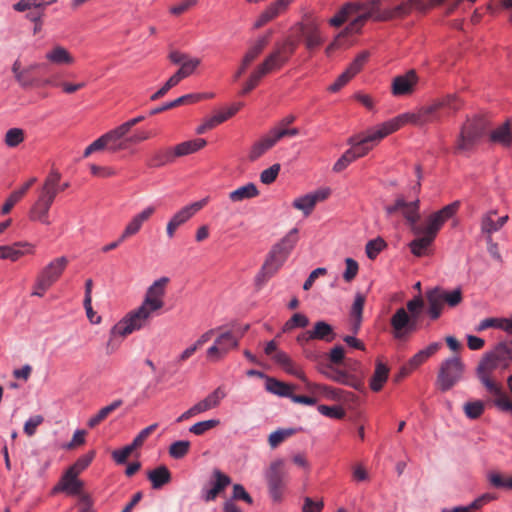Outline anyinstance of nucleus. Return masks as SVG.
I'll return each instance as SVG.
<instances>
[{
	"mask_svg": "<svg viewBox=\"0 0 512 512\" xmlns=\"http://www.w3.org/2000/svg\"><path fill=\"white\" fill-rule=\"evenodd\" d=\"M207 144L205 139L197 138L182 142L174 147L176 157L186 156L202 149Z\"/></svg>",
	"mask_w": 512,
	"mask_h": 512,
	"instance_id": "39",
	"label": "nucleus"
},
{
	"mask_svg": "<svg viewBox=\"0 0 512 512\" xmlns=\"http://www.w3.org/2000/svg\"><path fill=\"white\" fill-rule=\"evenodd\" d=\"M19 85L23 88L40 87L50 85L52 82L49 79L39 80L32 76L29 69L23 68V71L19 73V76L15 78Z\"/></svg>",
	"mask_w": 512,
	"mask_h": 512,
	"instance_id": "43",
	"label": "nucleus"
},
{
	"mask_svg": "<svg viewBox=\"0 0 512 512\" xmlns=\"http://www.w3.org/2000/svg\"><path fill=\"white\" fill-rule=\"evenodd\" d=\"M271 32L260 36L248 49L243 59L245 64H251L264 50L269 42Z\"/></svg>",
	"mask_w": 512,
	"mask_h": 512,
	"instance_id": "40",
	"label": "nucleus"
},
{
	"mask_svg": "<svg viewBox=\"0 0 512 512\" xmlns=\"http://www.w3.org/2000/svg\"><path fill=\"white\" fill-rule=\"evenodd\" d=\"M297 241L298 229L293 228L271 248L258 277L264 279L272 277L285 263Z\"/></svg>",
	"mask_w": 512,
	"mask_h": 512,
	"instance_id": "4",
	"label": "nucleus"
},
{
	"mask_svg": "<svg viewBox=\"0 0 512 512\" xmlns=\"http://www.w3.org/2000/svg\"><path fill=\"white\" fill-rule=\"evenodd\" d=\"M387 244L382 237H377L367 242L365 252L369 259L374 260L380 252L386 248Z\"/></svg>",
	"mask_w": 512,
	"mask_h": 512,
	"instance_id": "52",
	"label": "nucleus"
},
{
	"mask_svg": "<svg viewBox=\"0 0 512 512\" xmlns=\"http://www.w3.org/2000/svg\"><path fill=\"white\" fill-rule=\"evenodd\" d=\"M25 139L24 130L21 128H11L7 130L4 143L9 148H15L20 145Z\"/></svg>",
	"mask_w": 512,
	"mask_h": 512,
	"instance_id": "54",
	"label": "nucleus"
},
{
	"mask_svg": "<svg viewBox=\"0 0 512 512\" xmlns=\"http://www.w3.org/2000/svg\"><path fill=\"white\" fill-rule=\"evenodd\" d=\"M168 282L169 278L167 277H161L154 281L153 284L147 289L142 304L154 312L161 309L164 305L162 298L165 294V287Z\"/></svg>",
	"mask_w": 512,
	"mask_h": 512,
	"instance_id": "18",
	"label": "nucleus"
},
{
	"mask_svg": "<svg viewBox=\"0 0 512 512\" xmlns=\"http://www.w3.org/2000/svg\"><path fill=\"white\" fill-rule=\"evenodd\" d=\"M463 410L467 418L475 420L484 413L485 403L482 400L468 401L463 405Z\"/></svg>",
	"mask_w": 512,
	"mask_h": 512,
	"instance_id": "49",
	"label": "nucleus"
},
{
	"mask_svg": "<svg viewBox=\"0 0 512 512\" xmlns=\"http://www.w3.org/2000/svg\"><path fill=\"white\" fill-rule=\"evenodd\" d=\"M461 106L462 102L458 97L450 94L436 99L432 103L422 106L415 111L400 114L388 122L393 126V132L408 123L416 126H424L430 123L440 122L443 117L458 111Z\"/></svg>",
	"mask_w": 512,
	"mask_h": 512,
	"instance_id": "1",
	"label": "nucleus"
},
{
	"mask_svg": "<svg viewBox=\"0 0 512 512\" xmlns=\"http://www.w3.org/2000/svg\"><path fill=\"white\" fill-rule=\"evenodd\" d=\"M497 214L496 210H490L486 214H484L481 218V232L486 235V237H492L491 235L494 232L499 231L496 221L493 217Z\"/></svg>",
	"mask_w": 512,
	"mask_h": 512,
	"instance_id": "50",
	"label": "nucleus"
},
{
	"mask_svg": "<svg viewBox=\"0 0 512 512\" xmlns=\"http://www.w3.org/2000/svg\"><path fill=\"white\" fill-rule=\"evenodd\" d=\"M280 168V164L276 163L270 166L269 168L263 170L260 174L261 182L266 185L273 183L280 172Z\"/></svg>",
	"mask_w": 512,
	"mask_h": 512,
	"instance_id": "64",
	"label": "nucleus"
},
{
	"mask_svg": "<svg viewBox=\"0 0 512 512\" xmlns=\"http://www.w3.org/2000/svg\"><path fill=\"white\" fill-rule=\"evenodd\" d=\"M511 360L512 348L506 343H499L492 351L483 356L477 366L476 374L488 392L499 393V385L490 379V375L498 368H507Z\"/></svg>",
	"mask_w": 512,
	"mask_h": 512,
	"instance_id": "3",
	"label": "nucleus"
},
{
	"mask_svg": "<svg viewBox=\"0 0 512 512\" xmlns=\"http://www.w3.org/2000/svg\"><path fill=\"white\" fill-rule=\"evenodd\" d=\"M368 14H363L358 16L355 20H353L345 29L344 32L340 33L332 43H330L326 48V54L330 55L335 49L339 48V39L347 34L358 32L363 23L368 19Z\"/></svg>",
	"mask_w": 512,
	"mask_h": 512,
	"instance_id": "33",
	"label": "nucleus"
},
{
	"mask_svg": "<svg viewBox=\"0 0 512 512\" xmlns=\"http://www.w3.org/2000/svg\"><path fill=\"white\" fill-rule=\"evenodd\" d=\"M190 442L186 440H179L172 443L169 447V454L175 459L183 458L189 451Z\"/></svg>",
	"mask_w": 512,
	"mask_h": 512,
	"instance_id": "58",
	"label": "nucleus"
},
{
	"mask_svg": "<svg viewBox=\"0 0 512 512\" xmlns=\"http://www.w3.org/2000/svg\"><path fill=\"white\" fill-rule=\"evenodd\" d=\"M240 107H241V103L233 104L227 110L218 112L217 114L207 118V121H208L207 126H211L212 128H214L215 126L223 123L224 121H226L227 119L232 117L234 114H236L237 111L240 109Z\"/></svg>",
	"mask_w": 512,
	"mask_h": 512,
	"instance_id": "48",
	"label": "nucleus"
},
{
	"mask_svg": "<svg viewBox=\"0 0 512 512\" xmlns=\"http://www.w3.org/2000/svg\"><path fill=\"white\" fill-rule=\"evenodd\" d=\"M286 477L287 471L284 461L277 459L271 462L265 473V478L268 484L269 494L274 502H279L282 499Z\"/></svg>",
	"mask_w": 512,
	"mask_h": 512,
	"instance_id": "13",
	"label": "nucleus"
},
{
	"mask_svg": "<svg viewBox=\"0 0 512 512\" xmlns=\"http://www.w3.org/2000/svg\"><path fill=\"white\" fill-rule=\"evenodd\" d=\"M60 179L61 174L56 170H52L37 188L36 198L28 212L31 221L46 226L51 225L50 210L59 193Z\"/></svg>",
	"mask_w": 512,
	"mask_h": 512,
	"instance_id": "2",
	"label": "nucleus"
},
{
	"mask_svg": "<svg viewBox=\"0 0 512 512\" xmlns=\"http://www.w3.org/2000/svg\"><path fill=\"white\" fill-rule=\"evenodd\" d=\"M34 253V245L29 242H15L12 245L0 246V259L17 261L26 254Z\"/></svg>",
	"mask_w": 512,
	"mask_h": 512,
	"instance_id": "21",
	"label": "nucleus"
},
{
	"mask_svg": "<svg viewBox=\"0 0 512 512\" xmlns=\"http://www.w3.org/2000/svg\"><path fill=\"white\" fill-rule=\"evenodd\" d=\"M461 202L459 200H456L446 206H444L442 209L434 212L440 220L445 223L448 219L452 218L457 211L460 208Z\"/></svg>",
	"mask_w": 512,
	"mask_h": 512,
	"instance_id": "59",
	"label": "nucleus"
},
{
	"mask_svg": "<svg viewBox=\"0 0 512 512\" xmlns=\"http://www.w3.org/2000/svg\"><path fill=\"white\" fill-rule=\"evenodd\" d=\"M78 474L67 469L58 485L54 487V492L66 491L71 495H78L82 489V482L78 480Z\"/></svg>",
	"mask_w": 512,
	"mask_h": 512,
	"instance_id": "25",
	"label": "nucleus"
},
{
	"mask_svg": "<svg viewBox=\"0 0 512 512\" xmlns=\"http://www.w3.org/2000/svg\"><path fill=\"white\" fill-rule=\"evenodd\" d=\"M331 190L329 188H320L314 192L303 195L299 198H296L293 201V207L301 210L305 215H309L315 205L328 198Z\"/></svg>",
	"mask_w": 512,
	"mask_h": 512,
	"instance_id": "19",
	"label": "nucleus"
},
{
	"mask_svg": "<svg viewBox=\"0 0 512 512\" xmlns=\"http://www.w3.org/2000/svg\"><path fill=\"white\" fill-rule=\"evenodd\" d=\"M153 313L154 311L150 310L144 304H141L137 309L129 312L111 328V337L127 336L134 331L142 329L147 325Z\"/></svg>",
	"mask_w": 512,
	"mask_h": 512,
	"instance_id": "7",
	"label": "nucleus"
},
{
	"mask_svg": "<svg viewBox=\"0 0 512 512\" xmlns=\"http://www.w3.org/2000/svg\"><path fill=\"white\" fill-rule=\"evenodd\" d=\"M155 207L148 206L141 212L135 214L125 226L122 232V239H128L136 235L142 228L143 224L154 214Z\"/></svg>",
	"mask_w": 512,
	"mask_h": 512,
	"instance_id": "22",
	"label": "nucleus"
},
{
	"mask_svg": "<svg viewBox=\"0 0 512 512\" xmlns=\"http://www.w3.org/2000/svg\"><path fill=\"white\" fill-rule=\"evenodd\" d=\"M465 365L458 356L444 360L437 375V385L443 392L450 390L463 378Z\"/></svg>",
	"mask_w": 512,
	"mask_h": 512,
	"instance_id": "10",
	"label": "nucleus"
},
{
	"mask_svg": "<svg viewBox=\"0 0 512 512\" xmlns=\"http://www.w3.org/2000/svg\"><path fill=\"white\" fill-rule=\"evenodd\" d=\"M258 195V188L254 183L250 182L230 192L229 199L232 202H242L244 200L255 198Z\"/></svg>",
	"mask_w": 512,
	"mask_h": 512,
	"instance_id": "37",
	"label": "nucleus"
},
{
	"mask_svg": "<svg viewBox=\"0 0 512 512\" xmlns=\"http://www.w3.org/2000/svg\"><path fill=\"white\" fill-rule=\"evenodd\" d=\"M309 324V319L302 313H295L292 317L284 324L283 332H290L296 328H305Z\"/></svg>",
	"mask_w": 512,
	"mask_h": 512,
	"instance_id": "55",
	"label": "nucleus"
},
{
	"mask_svg": "<svg viewBox=\"0 0 512 512\" xmlns=\"http://www.w3.org/2000/svg\"><path fill=\"white\" fill-rule=\"evenodd\" d=\"M45 58L56 65H70L74 63L73 56L63 46L57 45L48 51Z\"/></svg>",
	"mask_w": 512,
	"mask_h": 512,
	"instance_id": "30",
	"label": "nucleus"
},
{
	"mask_svg": "<svg viewBox=\"0 0 512 512\" xmlns=\"http://www.w3.org/2000/svg\"><path fill=\"white\" fill-rule=\"evenodd\" d=\"M204 97H212V94H209V95L200 94V93L186 94V95H183L173 101L167 102L161 106L153 108L152 110H150L149 114L156 115L158 113L164 112L166 110L172 109V108L177 107L182 104L195 103V102H198L199 100L203 99Z\"/></svg>",
	"mask_w": 512,
	"mask_h": 512,
	"instance_id": "26",
	"label": "nucleus"
},
{
	"mask_svg": "<svg viewBox=\"0 0 512 512\" xmlns=\"http://www.w3.org/2000/svg\"><path fill=\"white\" fill-rule=\"evenodd\" d=\"M393 133V126L389 122H384L378 127L370 130L366 136H352L348 140L351 145V150L356 159L366 155L373 147L374 143L379 142L387 135Z\"/></svg>",
	"mask_w": 512,
	"mask_h": 512,
	"instance_id": "9",
	"label": "nucleus"
},
{
	"mask_svg": "<svg viewBox=\"0 0 512 512\" xmlns=\"http://www.w3.org/2000/svg\"><path fill=\"white\" fill-rule=\"evenodd\" d=\"M389 368L386 364L381 361L376 362L375 371L370 380V388L374 392H378L382 389L384 383L388 379Z\"/></svg>",
	"mask_w": 512,
	"mask_h": 512,
	"instance_id": "36",
	"label": "nucleus"
},
{
	"mask_svg": "<svg viewBox=\"0 0 512 512\" xmlns=\"http://www.w3.org/2000/svg\"><path fill=\"white\" fill-rule=\"evenodd\" d=\"M425 296L428 302L427 313L432 320L441 316L445 305L449 308H455L463 301V293L460 287L453 290L434 287L426 291Z\"/></svg>",
	"mask_w": 512,
	"mask_h": 512,
	"instance_id": "6",
	"label": "nucleus"
},
{
	"mask_svg": "<svg viewBox=\"0 0 512 512\" xmlns=\"http://www.w3.org/2000/svg\"><path fill=\"white\" fill-rule=\"evenodd\" d=\"M488 126V121L482 116L467 118L457 136L455 151L459 153L472 151L485 135Z\"/></svg>",
	"mask_w": 512,
	"mask_h": 512,
	"instance_id": "5",
	"label": "nucleus"
},
{
	"mask_svg": "<svg viewBox=\"0 0 512 512\" xmlns=\"http://www.w3.org/2000/svg\"><path fill=\"white\" fill-rule=\"evenodd\" d=\"M392 335L396 340L405 341L417 330V321L404 308H399L390 320Z\"/></svg>",
	"mask_w": 512,
	"mask_h": 512,
	"instance_id": "15",
	"label": "nucleus"
},
{
	"mask_svg": "<svg viewBox=\"0 0 512 512\" xmlns=\"http://www.w3.org/2000/svg\"><path fill=\"white\" fill-rule=\"evenodd\" d=\"M225 396V391L221 387H218L213 392L208 394L203 400L194 404L195 410H197L198 414H201L208 410L214 409L219 406L221 400Z\"/></svg>",
	"mask_w": 512,
	"mask_h": 512,
	"instance_id": "27",
	"label": "nucleus"
},
{
	"mask_svg": "<svg viewBox=\"0 0 512 512\" xmlns=\"http://www.w3.org/2000/svg\"><path fill=\"white\" fill-rule=\"evenodd\" d=\"M128 133L121 125L105 133L108 151L114 153L127 149L129 147Z\"/></svg>",
	"mask_w": 512,
	"mask_h": 512,
	"instance_id": "20",
	"label": "nucleus"
},
{
	"mask_svg": "<svg viewBox=\"0 0 512 512\" xmlns=\"http://www.w3.org/2000/svg\"><path fill=\"white\" fill-rule=\"evenodd\" d=\"M328 377L335 382L350 386L355 389H359L361 386V383L357 378L340 369H333Z\"/></svg>",
	"mask_w": 512,
	"mask_h": 512,
	"instance_id": "44",
	"label": "nucleus"
},
{
	"mask_svg": "<svg viewBox=\"0 0 512 512\" xmlns=\"http://www.w3.org/2000/svg\"><path fill=\"white\" fill-rule=\"evenodd\" d=\"M297 27L304 37L307 49L312 50L322 44L323 39L321 37L319 27L316 23L313 21L307 23H299L297 24Z\"/></svg>",
	"mask_w": 512,
	"mask_h": 512,
	"instance_id": "23",
	"label": "nucleus"
},
{
	"mask_svg": "<svg viewBox=\"0 0 512 512\" xmlns=\"http://www.w3.org/2000/svg\"><path fill=\"white\" fill-rule=\"evenodd\" d=\"M208 202V197L203 198L199 201L191 203L189 205L184 206L179 211H177L172 217L171 221L175 223L178 227L186 223L189 219H191L198 211H200Z\"/></svg>",
	"mask_w": 512,
	"mask_h": 512,
	"instance_id": "24",
	"label": "nucleus"
},
{
	"mask_svg": "<svg viewBox=\"0 0 512 512\" xmlns=\"http://www.w3.org/2000/svg\"><path fill=\"white\" fill-rule=\"evenodd\" d=\"M220 424V421L218 419H209L205 421H200L195 424H193L189 428V432L193 433L194 435L200 436L205 434L208 430L215 428Z\"/></svg>",
	"mask_w": 512,
	"mask_h": 512,
	"instance_id": "57",
	"label": "nucleus"
},
{
	"mask_svg": "<svg viewBox=\"0 0 512 512\" xmlns=\"http://www.w3.org/2000/svg\"><path fill=\"white\" fill-rule=\"evenodd\" d=\"M94 456H95V452L91 451V452L81 456L80 458H78L77 461L72 466H70L68 469L79 475L83 470H85L90 465Z\"/></svg>",
	"mask_w": 512,
	"mask_h": 512,
	"instance_id": "62",
	"label": "nucleus"
},
{
	"mask_svg": "<svg viewBox=\"0 0 512 512\" xmlns=\"http://www.w3.org/2000/svg\"><path fill=\"white\" fill-rule=\"evenodd\" d=\"M300 429L297 428H285V429H277L269 435L268 442L271 448H276L280 443H282L288 437L297 433Z\"/></svg>",
	"mask_w": 512,
	"mask_h": 512,
	"instance_id": "51",
	"label": "nucleus"
},
{
	"mask_svg": "<svg viewBox=\"0 0 512 512\" xmlns=\"http://www.w3.org/2000/svg\"><path fill=\"white\" fill-rule=\"evenodd\" d=\"M369 57L367 51H363L356 56L352 63L345 70L351 77H354L363 67Z\"/></svg>",
	"mask_w": 512,
	"mask_h": 512,
	"instance_id": "60",
	"label": "nucleus"
},
{
	"mask_svg": "<svg viewBox=\"0 0 512 512\" xmlns=\"http://www.w3.org/2000/svg\"><path fill=\"white\" fill-rule=\"evenodd\" d=\"M314 340L332 342L336 338L333 327L325 321H317L311 329Z\"/></svg>",
	"mask_w": 512,
	"mask_h": 512,
	"instance_id": "32",
	"label": "nucleus"
},
{
	"mask_svg": "<svg viewBox=\"0 0 512 512\" xmlns=\"http://www.w3.org/2000/svg\"><path fill=\"white\" fill-rule=\"evenodd\" d=\"M444 223L438 218L435 213L430 214L425 222L424 226H421L417 223V228L419 232L413 233L414 235H426L427 237H431V239H435L438 231L441 229Z\"/></svg>",
	"mask_w": 512,
	"mask_h": 512,
	"instance_id": "34",
	"label": "nucleus"
},
{
	"mask_svg": "<svg viewBox=\"0 0 512 512\" xmlns=\"http://www.w3.org/2000/svg\"><path fill=\"white\" fill-rule=\"evenodd\" d=\"M359 5L353 3L345 4L330 20L329 24L334 27L341 26L350 14L359 10Z\"/></svg>",
	"mask_w": 512,
	"mask_h": 512,
	"instance_id": "45",
	"label": "nucleus"
},
{
	"mask_svg": "<svg viewBox=\"0 0 512 512\" xmlns=\"http://www.w3.org/2000/svg\"><path fill=\"white\" fill-rule=\"evenodd\" d=\"M238 345L239 338L236 337L231 331L222 332L217 336L214 344L207 349V359L211 362H219L232 349L237 348Z\"/></svg>",
	"mask_w": 512,
	"mask_h": 512,
	"instance_id": "14",
	"label": "nucleus"
},
{
	"mask_svg": "<svg viewBox=\"0 0 512 512\" xmlns=\"http://www.w3.org/2000/svg\"><path fill=\"white\" fill-rule=\"evenodd\" d=\"M265 387L268 392L280 397L287 398H290L292 391L296 389L295 385L284 383L272 377H266Z\"/></svg>",
	"mask_w": 512,
	"mask_h": 512,
	"instance_id": "31",
	"label": "nucleus"
},
{
	"mask_svg": "<svg viewBox=\"0 0 512 512\" xmlns=\"http://www.w3.org/2000/svg\"><path fill=\"white\" fill-rule=\"evenodd\" d=\"M274 146L273 141L270 139L269 135H265L260 140L256 141L248 154V158L251 162L256 161L263 154H265L269 149Z\"/></svg>",
	"mask_w": 512,
	"mask_h": 512,
	"instance_id": "41",
	"label": "nucleus"
},
{
	"mask_svg": "<svg viewBox=\"0 0 512 512\" xmlns=\"http://www.w3.org/2000/svg\"><path fill=\"white\" fill-rule=\"evenodd\" d=\"M180 81L181 79L176 75V73H174L159 90H157L153 95H151L150 99L152 101H156L162 98L171 88L175 87Z\"/></svg>",
	"mask_w": 512,
	"mask_h": 512,
	"instance_id": "61",
	"label": "nucleus"
},
{
	"mask_svg": "<svg viewBox=\"0 0 512 512\" xmlns=\"http://www.w3.org/2000/svg\"><path fill=\"white\" fill-rule=\"evenodd\" d=\"M175 158L176 154L174 148L160 149L151 154L147 165L153 168H158L172 163Z\"/></svg>",
	"mask_w": 512,
	"mask_h": 512,
	"instance_id": "29",
	"label": "nucleus"
},
{
	"mask_svg": "<svg viewBox=\"0 0 512 512\" xmlns=\"http://www.w3.org/2000/svg\"><path fill=\"white\" fill-rule=\"evenodd\" d=\"M281 12H283L282 8L278 6L276 1L269 5L265 11H263L258 19L254 23V28L258 29L268 23L269 21L273 20L275 17H277Z\"/></svg>",
	"mask_w": 512,
	"mask_h": 512,
	"instance_id": "46",
	"label": "nucleus"
},
{
	"mask_svg": "<svg viewBox=\"0 0 512 512\" xmlns=\"http://www.w3.org/2000/svg\"><path fill=\"white\" fill-rule=\"evenodd\" d=\"M417 237L409 243L410 251L416 257L424 256L427 253L429 246L433 243L431 237L426 235H416Z\"/></svg>",
	"mask_w": 512,
	"mask_h": 512,
	"instance_id": "42",
	"label": "nucleus"
},
{
	"mask_svg": "<svg viewBox=\"0 0 512 512\" xmlns=\"http://www.w3.org/2000/svg\"><path fill=\"white\" fill-rule=\"evenodd\" d=\"M68 259L65 256H61L52 260L47 264L39 273L36 279V288H41L42 292L33 291V296L42 297L46 290H48L62 275Z\"/></svg>",
	"mask_w": 512,
	"mask_h": 512,
	"instance_id": "12",
	"label": "nucleus"
},
{
	"mask_svg": "<svg viewBox=\"0 0 512 512\" xmlns=\"http://www.w3.org/2000/svg\"><path fill=\"white\" fill-rule=\"evenodd\" d=\"M490 140L504 147H510L512 145V133L509 121L493 130L490 134Z\"/></svg>",
	"mask_w": 512,
	"mask_h": 512,
	"instance_id": "38",
	"label": "nucleus"
},
{
	"mask_svg": "<svg viewBox=\"0 0 512 512\" xmlns=\"http://www.w3.org/2000/svg\"><path fill=\"white\" fill-rule=\"evenodd\" d=\"M147 478L151 482L152 488L158 490L171 481V472L165 465H160L148 471Z\"/></svg>",
	"mask_w": 512,
	"mask_h": 512,
	"instance_id": "28",
	"label": "nucleus"
},
{
	"mask_svg": "<svg viewBox=\"0 0 512 512\" xmlns=\"http://www.w3.org/2000/svg\"><path fill=\"white\" fill-rule=\"evenodd\" d=\"M492 394L496 396V399L493 401L494 405L499 410L512 414V401L503 393L502 388L499 386V393Z\"/></svg>",
	"mask_w": 512,
	"mask_h": 512,
	"instance_id": "63",
	"label": "nucleus"
},
{
	"mask_svg": "<svg viewBox=\"0 0 512 512\" xmlns=\"http://www.w3.org/2000/svg\"><path fill=\"white\" fill-rule=\"evenodd\" d=\"M122 401L121 400H115L111 404L101 408L96 415L91 417L88 420L87 425L90 428H94L97 426L100 422H102L110 413H112L114 410H116L119 406H121Z\"/></svg>",
	"mask_w": 512,
	"mask_h": 512,
	"instance_id": "47",
	"label": "nucleus"
},
{
	"mask_svg": "<svg viewBox=\"0 0 512 512\" xmlns=\"http://www.w3.org/2000/svg\"><path fill=\"white\" fill-rule=\"evenodd\" d=\"M306 388L313 394H318L328 400H340L343 396L341 389H336L326 385L313 384L309 381L306 384Z\"/></svg>",
	"mask_w": 512,
	"mask_h": 512,
	"instance_id": "35",
	"label": "nucleus"
},
{
	"mask_svg": "<svg viewBox=\"0 0 512 512\" xmlns=\"http://www.w3.org/2000/svg\"><path fill=\"white\" fill-rule=\"evenodd\" d=\"M418 82L419 77L416 71L411 69L393 78L391 92L396 97L411 95L415 91Z\"/></svg>",
	"mask_w": 512,
	"mask_h": 512,
	"instance_id": "17",
	"label": "nucleus"
},
{
	"mask_svg": "<svg viewBox=\"0 0 512 512\" xmlns=\"http://www.w3.org/2000/svg\"><path fill=\"white\" fill-rule=\"evenodd\" d=\"M200 63L199 58L191 57L175 73L182 80L192 75Z\"/></svg>",
	"mask_w": 512,
	"mask_h": 512,
	"instance_id": "56",
	"label": "nucleus"
},
{
	"mask_svg": "<svg viewBox=\"0 0 512 512\" xmlns=\"http://www.w3.org/2000/svg\"><path fill=\"white\" fill-rule=\"evenodd\" d=\"M487 479L495 488L512 490V476L505 479L499 472L491 471L487 474Z\"/></svg>",
	"mask_w": 512,
	"mask_h": 512,
	"instance_id": "53",
	"label": "nucleus"
},
{
	"mask_svg": "<svg viewBox=\"0 0 512 512\" xmlns=\"http://www.w3.org/2000/svg\"><path fill=\"white\" fill-rule=\"evenodd\" d=\"M388 217L401 214L409 225L412 233L419 232L417 222L420 220V200L416 197L412 201H407L403 195H398L392 204L384 207Z\"/></svg>",
	"mask_w": 512,
	"mask_h": 512,
	"instance_id": "8",
	"label": "nucleus"
},
{
	"mask_svg": "<svg viewBox=\"0 0 512 512\" xmlns=\"http://www.w3.org/2000/svg\"><path fill=\"white\" fill-rule=\"evenodd\" d=\"M297 43L289 38L275 45V49L259 64L256 69L265 76L273 70L280 69L295 52Z\"/></svg>",
	"mask_w": 512,
	"mask_h": 512,
	"instance_id": "11",
	"label": "nucleus"
},
{
	"mask_svg": "<svg viewBox=\"0 0 512 512\" xmlns=\"http://www.w3.org/2000/svg\"><path fill=\"white\" fill-rule=\"evenodd\" d=\"M230 483L231 478L228 475L224 474L219 469H214L212 478L209 481L210 487L204 486L201 489V499L205 502L214 501Z\"/></svg>",
	"mask_w": 512,
	"mask_h": 512,
	"instance_id": "16",
	"label": "nucleus"
}]
</instances>
